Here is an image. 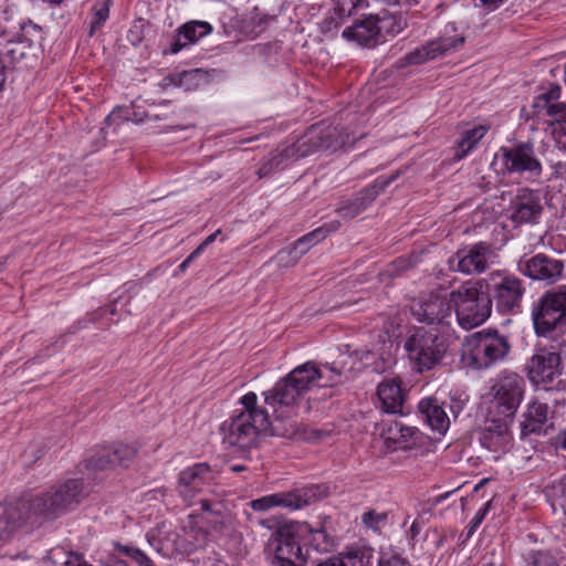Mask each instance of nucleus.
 Listing matches in <instances>:
<instances>
[{
    "instance_id": "obj_44",
    "label": "nucleus",
    "mask_w": 566,
    "mask_h": 566,
    "mask_svg": "<svg viewBox=\"0 0 566 566\" xmlns=\"http://www.w3.org/2000/svg\"><path fill=\"white\" fill-rule=\"evenodd\" d=\"M145 36V25L142 21L135 22L128 31L127 38L133 45H138Z\"/></svg>"
},
{
    "instance_id": "obj_29",
    "label": "nucleus",
    "mask_w": 566,
    "mask_h": 566,
    "mask_svg": "<svg viewBox=\"0 0 566 566\" xmlns=\"http://www.w3.org/2000/svg\"><path fill=\"white\" fill-rule=\"evenodd\" d=\"M342 566H373L374 551L369 546H352L338 554Z\"/></svg>"
},
{
    "instance_id": "obj_46",
    "label": "nucleus",
    "mask_w": 566,
    "mask_h": 566,
    "mask_svg": "<svg viewBox=\"0 0 566 566\" xmlns=\"http://www.w3.org/2000/svg\"><path fill=\"white\" fill-rule=\"evenodd\" d=\"M65 566H92L83 555L77 553H70L64 563Z\"/></svg>"
},
{
    "instance_id": "obj_6",
    "label": "nucleus",
    "mask_w": 566,
    "mask_h": 566,
    "mask_svg": "<svg viewBox=\"0 0 566 566\" xmlns=\"http://www.w3.org/2000/svg\"><path fill=\"white\" fill-rule=\"evenodd\" d=\"M510 350L507 339L494 332H478L469 336L463 346V354L475 368H488L502 360Z\"/></svg>"
},
{
    "instance_id": "obj_58",
    "label": "nucleus",
    "mask_w": 566,
    "mask_h": 566,
    "mask_svg": "<svg viewBox=\"0 0 566 566\" xmlns=\"http://www.w3.org/2000/svg\"><path fill=\"white\" fill-rule=\"evenodd\" d=\"M365 196L369 201H371L378 196V193L373 190V193H365Z\"/></svg>"
},
{
    "instance_id": "obj_22",
    "label": "nucleus",
    "mask_w": 566,
    "mask_h": 566,
    "mask_svg": "<svg viewBox=\"0 0 566 566\" xmlns=\"http://www.w3.org/2000/svg\"><path fill=\"white\" fill-rule=\"evenodd\" d=\"M510 422L511 419H505L502 416H499L497 419H493L481 437L482 446L493 452L507 451L513 440L510 431Z\"/></svg>"
},
{
    "instance_id": "obj_59",
    "label": "nucleus",
    "mask_w": 566,
    "mask_h": 566,
    "mask_svg": "<svg viewBox=\"0 0 566 566\" xmlns=\"http://www.w3.org/2000/svg\"><path fill=\"white\" fill-rule=\"evenodd\" d=\"M189 266V263L185 260L180 265H179V271L181 272H185L187 270V268Z\"/></svg>"
},
{
    "instance_id": "obj_37",
    "label": "nucleus",
    "mask_w": 566,
    "mask_h": 566,
    "mask_svg": "<svg viewBox=\"0 0 566 566\" xmlns=\"http://www.w3.org/2000/svg\"><path fill=\"white\" fill-rule=\"evenodd\" d=\"M203 75L199 70H189L184 71L181 73L175 74L170 77V81L179 87L185 88L186 91H191L198 87L199 83L202 81Z\"/></svg>"
},
{
    "instance_id": "obj_47",
    "label": "nucleus",
    "mask_w": 566,
    "mask_h": 566,
    "mask_svg": "<svg viewBox=\"0 0 566 566\" xmlns=\"http://www.w3.org/2000/svg\"><path fill=\"white\" fill-rule=\"evenodd\" d=\"M108 18V8L105 6L104 8L97 10L94 15V20L92 21V30L99 28Z\"/></svg>"
},
{
    "instance_id": "obj_41",
    "label": "nucleus",
    "mask_w": 566,
    "mask_h": 566,
    "mask_svg": "<svg viewBox=\"0 0 566 566\" xmlns=\"http://www.w3.org/2000/svg\"><path fill=\"white\" fill-rule=\"evenodd\" d=\"M377 566H410L409 562L395 548L384 547L379 552Z\"/></svg>"
},
{
    "instance_id": "obj_18",
    "label": "nucleus",
    "mask_w": 566,
    "mask_h": 566,
    "mask_svg": "<svg viewBox=\"0 0 566 566\" xmlns=\"http://www.w3.org/2000/svg\"><path fill=\"white\" fill-rule=\"evenodd\" d=\"M526 369L533 384L552 382L562 374L560 356L555 352L541 349L532 356Z\"/></svg>"
},
{
    "instance_id": "obj_56",
    "label": "nucleus",
    "mask_w": 566,
    "mask_h": 566,
    "mask_svg": "<svg viewBox=\"0 0 566 566\" xmlns=\"http://www.w3.org/2000/svg\"><path fill=\"white\" fill-rule=\"evenodd\" d=\"M361 210V207L355 209V211L353 213H350L346 208H340L339 209V214L343 216V217H354L356 216L359 211Z\"/></svg>"
},
{
    "instance_id": "obj_57",
    "label": "nucleus",
    "mask_w": 566,
    "mask_h": 566,
    "mask_svg": "<svg viewBox=\"0 0 566 566\" xmlns=\"http://www.w3.org/2000/svg\"><path fill=\"white\" fill-rule=\"evenodd\" d=\"M230 470L232 472H241V471L245 470V467H243V465H231Z\"/></svg>"
},
{
    "instance_id": "obj_24",
    "label": "nucleus",
    "mask_w": 566,
    "mask_h": 566,
    "mask_svg": "<svg viewBox=\"0 0 566 566\" xmlns=\"http://www.w3.org/2000/svg\"><path fill=\"white\" fill-rule=\"evenodd\" d=\"M378 432L387 449H407L415 433L413 429L396 420L382 421Z\"/></svg>"
},
{
    "instance_id": "obj_19",
    "label": "nucleus",
    "mask_w": 566,
    "mask_h": 566,
    "mask_svg": "<svg viewBox=\"0 0 566 566\" xmlns=\"http://www.w3.org/2000/svg\"><path fill=\"white\" fill-rule=\"evenodd\" d=\"M212 480L210 467L206 463H196L179 473L178 492L185 501L190 502Z\"/></svg>"
},
{
    "instance_id": "obj_5",
    "label": "nucleus",
    "mask_w": 566,
    "mask_h": 566,
    "mask_svg": "<svg viewBox=\"0 0 566 566\" xmlns=\"http://www.w3.org/2000/svg\"><path fill=\"white\" fill-rule=\"evenodd\" d=\"M311 532L308 523L290 522L281 525L273 534L275 566H305L306 554L301 543Z\"/></svg>"
},
{
    "instance_id": "obj_60",
    "label": "nucleus",
    "mask_w": 566,
    "mask_h": 566,
    "mask_svg": "<svg viewBox=\"0 0 566 566\" xmlns=\"http://www.w3.org/2000/svg\"><path fill=\"white\" fill-rule=\"evenodd\" d=\"M560 446L566 449V430L562 434Z\"/></svg>"
},
{
    "instance_id": "obj_34",
    "label": "nucleus",
    "mask_w": 566,
    "mask_h": 566,
    "mask_svg": "<svg viewBox=\"0 0 566 566\" xmlns=\"http://www.w3.org/2000/svg\"><path fill=\"white\" fill-rule=\"evenodd\" d=\"M352 139L348 134L340 133L336 127L327 128V132L319 137L318 149H333L343 148L348 144H352Z\"/></svg>"
},
{
    "instance_id": "obj_10",
    "label": "nucleus",
    "mask_w": 566,
    "mask_h": 566,
    "mask_svg": "<svg viewBox=\"0 0 566 566\" xmlns=\"http://www.w3.org/2000/svg\"><path fill=\"white\" fill-rule=\"evenodd\" d=\"M492 166L502 174L530 172L539 176L542 172V165L535 157L533 147L528 144L501 147L493 157Z\"/></svg>"
},
{
    "instance_id": "obj_23",
    "label": "nucleus",
    "mask_w": 566,
    "mask_h": 566,
    "mask_svg": "<svg viewBox=\"0 0 566 566\" xmlns=\"http://www.w3.org/2000/svg\"><path fill=\"white\" fill-rule=\"evenodd\" d=\"M379 407L387 413H399L405 401V391L398 378L384 379L377 388Z\"/></svg>"
},
{
    "instance_id": "obj_21",
    "label": "nucleus",
    "mask_w": 566,
    "mask_h": 566,
    "mask_svg": "<svg viewBox=\"0 0 566 566\" xmlns=\"http://www.w3.org/2000/svg\"><path fill=\"white\" fill-rule=\"evenodd\" d=\"M342 36L347 42L355 43L359 46H376L380 43L377 17L369 15L363 20L355 21L352 25L343 30Z\"/></svg>"
},
{
    "instance_id": "obj_36",
    "label": "nucleus",
    "mask_w": 566,
    "mask_h": 566,
    "mask_svg": "<svg viewBox=\"0 0 566 566\" xmlns=\"http://www.w3.org/2000/svg\"><path fill=\"white\" fill-rule=\"evenodd\" d=\"M548 496L553 510L555 512L558 510L562 511L566 520V476L552 484L548 489Z\"/></svg>"
},
{
    "instance_id": "obj_13",
    "label": "nucleus",
    "mask_w": 566,
    "mask_h": 566,
    "mask_svg": "<svg viewBox=\"0 0 566 566\" xmlns=\"http://www.w3.org/2000/svg\"><path fill=\"white\" fill-rule=\"evenodd\" d=\"M464 41L463 32H460L454 23H448L437 39L412 51L408 55V61L412 64L424 63L458 50Z\"/></svg>"
},
{
    "instance_id": "obj_8",
    "label": "nucleus",
    "mask_w": 566,
    "mask_h": 566,
    "mask_svg": "<svg viewBox=\"0 0 566 566\" xmlns=\"http://www.w3.org/2000/svg\"><path fill=\"white\" fill-rule=\"evenodd\" d=\"M523 377L513 371H502L491 386L492 407L497 416L511 419L516 412L524 394Z\"/></svg>"
},
{
    "instance_id": "obj_45",
    "label": "nucleus",
    "mask_w": 566,
    "mask_h": 566,
    "mask_svg": "<svg viewBox=\"0 0 566 566\" xmlns=\"http://www.w3.org/2000/svg\"><path fill=\"white\" fill-rule=\"evenodd\" d=\"M311 249V244L303 243L302 247H298V240L294 243L293 248L289 251V254L292 255V261L295 263L300 260V258L305 254Z\"/></svg>"
},
{
    "instance_id": "obj_52",
    "label": "nucleus",
    "mask_w": 566,
    "mask_h": 566,
    "mask_svg": "<svg viewBox=\"0 0 566 566\" xmlns=\"http://www.w3.org/2000/svg\"><path fill=\"white\" fill-rule=\"evenodd\" d=\"M317 566H342V562L339 559V556L336 555L318 564Z\"/></svg>"
},
{
    "instance_id": "obj_9",
    "label": "nucleus",
    "mask_w": 566,
    "mask_h": 566,
    "mask_svg": "<svg viewBox=\"0 0 566 566\" xmlns=\"http://www.w3.org/2000/svg\"><path fill=\"white\" fill-rule=\"evenodd\" d=\"M535 331L541 336L566 326V286L544 295L533 308Z\"/></svg>"
},
{
    "instance_id": "obj_40",
    "label": "nucleus",
    "mask_w": 566,
    "mask_h": 566,
    "mask_svg": "<svg viewBox=\"0 0 566 566\" xmlns=\"http://www.w3.org/2000/svg\"><path fill=\"white\" fill-rule=\"evenodd\" d=\"M361 523L373 532H380L388 524V515L385 512L369 510L363 513Z\"/></svg>"
},
{
    "instance_id": "obj_20",
    "label": "nucleus",
    "mask_w": 566,
    "mask_h": 566,
    "mask_svg": "<svg viewBox=\"0 0 566 566\" xmlns=\"http://www.w3.org/2000/svg\"><path fill=\"white\" fill-rule=\"evenodd\" d=\"M559 87L552 90L548 95L543 94L536 98V107H546L547 114L554 119L552 123V135L557 145L566 149V107L560 103H549L558 97Z\"/></svg>"
},
{
    "instance_id": "obj_17",
    "label": "nucleus",
    "mask_w": 566,
    "mask_h": 566,
    "mask_svg": "<svg viewBox=\"0 0 566 566\" xmlns=\"http://www.w3.org/2000/svg\"><path fill=\"white\" fill-rule=\"evenodd\" d=\"M518 270L522 274L533 280L555 283L563 275L564 264L558 260L539 253L530 259L520 260Z\"/></svg>"
},
{
    "instance_id": "obj_3",
    "label": "nucleus",
    "mask_w": 566,
    "mask_h": 566,
    "mask_svg": "<svg viewBox=\"0 0 566 566\" xmlns=\"http://www.w3.org/2000/svg\"><path fill=\"white\" fill-rule=\"evenodd\" d=\"M451 333L448 327H413L405 342V349L415 368L422 373L430 370L446 356Z\"/></svg>"
},
{
    "instance_id": "obj_12",
    "label": "nucleus",
    "mask_w": 566,
    "mask_h": 566,
    "mask_svg": "<svg viewBox=\"0 0 566 566\" xmlns=\"http://www.w3.org/2000/svg\"><path fill=\"white\" fill-rule=\"evenodd\" d=\"M412 316L426 323V327H448L452 314L450 297L446 293H429L415 300L410 305Z\"/></svg>"
},
{
    "instance_id": "obj_1",
    "label": "nucleus",
    "mask_w": 566,
    "mask_h": 566,
    "mask_svg": "<svg viewBox=\"0 0 566 566\" xmlns=\"http://www.w3.org/2000/svg\"><path fill=\"white\" fill-rule=\"evenodd\" d=\"M340 382H343V373L335 366L328 364L317 366L313 361H306L277 381L271 390L264 391V401L274 411V422L279 424L287 420L286 428L290 429L293 424L294 432L295 422L292 419L297 416L306 392L314 386L332 387Z\"/></svg>"
},
{
    "instance_id": "obj_61",
    "label": "nucleus",
    "mask_w": 566,
    "mask_h": 566,
    "mask_svg": "<svg viewBox=\"0 0 566 566\" xmlns=\"http://www.w3.org/2000/svg\"><path fill=\"white\" fill-rule=\"evenodd\" d=\"M284 252L279 253V258L283 259Z\"/></svg>"
},
{
    "instance_id": "obj_7",
    "label": "nucleus",
    "mask_w": 566,
    "mask_h": 566,
    "mask_svg": "<svg viewBox=\"0 0 566 566\" xmlns=\"http://www.w3.org/2000/svg\"><path fill=\"white\" fill-rule=\"evenodd\" d=\"M327 494V488L324 485H311L295 489L289 492L268 494L252 500L250 506L254 512L266 513L276 507L289 510H298L303 506L323 499Z\"/></svg>"
},
{
    "instance_id": "obj_39",
    "label": "nucleus",
    "mask_w": 566,
    "mask_h": 566,
    "mask_svg": "<svg viewBox=\"0 0 566 566\" xmlns=\"http://www.w3.org/2000/svg\"><path fill=\"white\" fill-rule=\"evenodd\" d=\"M310 541V543L313 545V547L316 551L327 552L329 551L334 543L333 538L329 536V534L322 527L319 528H313L311 526V532L306 534V538Z\"/></svg>"
},
{
    "instance_id": "obj_28",
    "label": "nucleus",
    "mask_w": 566,
    "mask_h": 566,
    "mask_svg": "<svg viewBox=\"0 0 566 566\" xmlns=\"http://www.w3.org/2000/svg\"><path fill=\"white\" fill-rule=\"evenodd\" d=\"M33 49V40L28 38L25 34H22L17 39L9 41L6 44L2 54L11 63H20L29 59Z\"/></svg>"
},
{
    "instance_id": "obj_48",
    "label": "nucleus",
    "mask_w": 566,
    "mask_h": 566,
    "mask_svg": "<svg viewBox=\"0 0 566 566\" xmlns=\"http://www.w3.org/2000/svg\"><path fill=\"white\" fill-rule=\"evenodd\" d=\"M489 507H490V502H486L483 507H481L474 515L473 520H472V527L475 528L478 527L482 521L485 518V515L489 511Z\"/></svg>"
},
{
    "instance_id": "obj_33",
    "label": "nucleus",
    "mask_w": 566,
    "mask_h": 566,
    "mask_svg": "<svg viewBox=\"0 0 566 566\" xmlns=\"http://www.w3.org/2000/svg\"><path fill=\"white\" fill-rule=\"evenodd\" d=\"M377 28L379 29L380 43L386 41L388 36H395L406 28V21L397 15L377 17Z\"/></svg>"
},
{
    "instance_id": "obj_2",
    "label": "nucleus",
    "mask_w": 566,
    "mask_h": 566,
    "mask_svg": "<svg viewBox=\"0 0 566 566\" xmlns=\"http://www.w3.org/2000/svg\"><path fill=\"white\" fill-rule=\"evenodd\" d=\"M241 403L243 410L222 427L226 443L244 450L255 447L261 436L293 433V424L290 429L281 428L271 420L268 411L258 405V396L254 392L245 394L241 398Z\"/></svg>"
},
{
    "instance_id": "obj_32",
    "label": "nucleus",
    "mask_w": 566,
    "mask_h": 566,
    "mask_svg": "<svg viewBox=\"0 0 566 566\" xmlns=\"http://www.w3.org/2000/svg\"><path fill=\"white\" fill-rule=\"evenodd\" d=\"M488 130L489 126L486 125H478L471 129L465 130L458 143L455 157L458 159H462L464 156H467L485 136Z\"/></svg>"
},
{
    "instance_id": "obj_51",
    "label": "nucleus",
    "mask_w": 566,
    "mask_h": 566,
    "mask_svg": "<svg viewBox=\"0 0 566 566\" xmlns=\"http://www.w3.org/2000/svg\"><path fill=\"white\" fill-rule=\"evenodd\" d=\"M120 112L122 109L120 108H115L106 118H105V123L107 125H111L112 123H118L120 119H122V116H120Z\"/></svg>"
},
{
    "instance_id": "obj_31",
    "label": "nucleus",
    "mask_w": 566,
    "mask_h": 566,
    "mask_svg": "<svg viewBox=\"0 0 566 566\" xmlns=\"http://www.w3.org/2000/svg\"><path fill=\"white\" fill-rule=\"evenodd\" d=\"M135 454L133 448L126 444H116L113 448L103 450V459L95 462V467L99 469L106 468L108 464H125Z\"/></svg>"
},
{
    "instance_id": "obj_16",
    "label": "nucleus",
    "mask_w": 566,
    "mask_h": 566,
    "mask_svg": "<svg viewBox=\"0 0 566 566\" xmlns=\"http://www.w3.org/2000/svg\"><path fill=\"white\" fill-rule=\"evenodd\" d=\"M543 212L542 196L528 188L520 189L511 202L510 218L515 224L536 223Z\"/></svg>"
},
{
    "instance_id": "obj_54",
    "label": "nucleus",
    "mask_w": 566,
    "mask_h": 566,
    "mask_svg": "<svg viewBox=\"0 0 566 566\" xmlns=\"http://www.w3.org/2000/svg\"><path fill=\"white\" fill-rule=\"evenodd\" d=\"M102 566H128L126 562L117 558H111L108 562L102 563Z\"/></svg>"
},
{
    "instance_id": "obj_62",
    "label": "nucleus",
    "mask_w": 566,
    "mask_h": 566,
    "mask_svg": "<svg viewBox=\"0 0 566 566\" xmlns=\"http://www.w3.org/2000/svg\"><path fill=\"white\" fill-rule=\"evenodd\" d=\"M4 83H0V91L2 90Z\"/></svg>"
},
{
    "instance_id": "obj_42",
    "label": "nucleus",
    "mask_w": 566,
    "mask_h": 566,
    "mask_svg": "<svg viewBox=\"0 0 566 566\" xmlns=\"http://www.w3.org/2000/svg\"><path fill=\"white\" fill-rule=\"evenodd\" d=\"M118 552L134 559L139 566H151L153 560L139 548L116 543Z\"/></svg>"
},
{
    "instance_id": "obj_53",
    "label": "nucleus",
    "mask_w": 566,
    "mask_h": 566,
    "mask_svg": "<svg viewBox=\"0 0 566 566\" xmlns=\"http://www.w3.org/2000/svg\"><path fill=\"white\" fill-rule=\"evenodd\" d=\"M220 233L221 230H217L214 233L208 235L199 247H202V250H205V248L211 244Z\"/></svg>"
},
{
    "instance_id": "obj_43",
    "label": "nucleus",
    "mask_w": 566,
    "mask_h": 566,
    "mask_svg": "<svg viewBox=\"0 0 566 566\" xmlns=\"http://www.w3.org/2000/svg\"><path fill=\"white\" fill-rule=\"evenodd\" d=\"M528 566H556L552 555L546 552H532L527 557Z\"/></svg>"
},
{
    "instance_id": "obj_63",
    "label": "nucleus",
    "mask_w": 566,
    "mask_h": 566,
    "mask_svg": "<svg viewBox=\"0 0 566 566\" xmlns=\"http://www.w3.org/2000/svg\"><path fill=\"white\" fill-rule=\"evenodd\" d=\"M151 566H154V564H151Z\"/></svg>"
},
{
    "instance_id": "obj_15",
    "label": "nucleus",
    "mask_w": 566,
    "mask_h": 566,
    "mask_svg": "<svg viewBox=\"0 0 566 566\" xmlns=\"http://www.w3.org/2000/svg\"><path fill=\"white\" fill-rule=\"evenodd\" d=\"M496 262V253L490 244L479 242L459 251L450 261L451 268L464 274L481 273Z\"/></svg>"
},
{
    "instance_id": "obj_25",
    "label": "nucleus",
    "mask_w": 566,
    "mask_h": 566,
    "mask_svg": "<svg viewBox=\"0 0 566 566\" xmlns=\"http://www.w3.org/2000/svg\"><path fill=\"white\" fill-rule=\"evenodd\" d=\"M418 409L433 431L442 434L449 429L450 419L437 398L421 399Z\"/></svg>"
},
{
    "instance_id": "obj_55",
    "label": "nucleus",
    "mask_w": 566,
    "mask_h": 566,
    "mask_svg": "<svg viewBox=\"0 0 566 566\" xmlns=\"http://www.w3.org/2000/svg\"><path fill=\"white\" fill-rule=\"evenodd\" d=\"M202 247H198L195 251L190 253L186 261L190 264L196 258H198L202 253Z\"/></svg>"
},
{
    "instance_id": "obj_50",
    "label": "nucleus",
    "mask_w": 566,
    "mask_h": 566,
    "mask_svg": "<svg viewBox=\"0 0 566 566\" xmlns=\"http://www.w3.org/2000/svg\"><path fill=\"white\" fill-rule=\"evenodd\" d=\"M458 391H455L453 395H457ZM468 401V396L464 392H459V397L457 398L455 405H453L451 408L453 411H460L462 410L463 406Z\"/></svg>"
},
{
    "instance_id": "obj_14",
    "label": "nucleus",
    "mask_w": 566,
    "mask_h": 566,
    "mask_svg": "<svg viewBox=\"0 0 566 566\" xmlns=\"http://www.w3.org/2000/svg\"><path fill=\"white\" fill-rule=\"evenodd\" d=\"M80 492L81 483L77 480H71L36 496L31 506L35 514L56 515L76 503Z\"/></svg>"
},
{
    "instance_id": "obj_38",
    "label": "nucleus",
    "mask_w": 566,
    "mask_h": 566,
    "mask_svg": "<svg viewBox=\"0 0 566 566\" xmlns=\"http://www.w3.org/2000/svg\"><path fill=\"white\" fill-rule=\"evenodd\" d=\"M339 226L340 224L338 221H333L328 224H325L323 227H319V228L313 230L312 232H310L298 239V247H302L303 243H308V244H311V248H312L313 245L323 241L331 232L338 230Z\"/></svg>"
},
{
    "instance_id": "obj_4",
    "label": "nucleus",
    "mask_w": 566,
    "mask_h": 566,
    "mask_svg": "<svg viewBox=\"0 0 566 566\" xmlns=\"http://www.w3.org/2000/svg\"><path fill=\"white\" fill-rule=\"evenodd\" d=\"M459 324L471 329L484 323L491 315L492 302L474 284L465 283L450 293Z\"/></svg>"
},
{
    "instance_id": "obj_26",
    "label": "nucleus",
    "mask_w": 566,
    "mask_h": 566,
    "mask_svg": "<svg viewBox=\"0 0 566 566\" xmlns=\"http://www.w3.org/2000/svg\"><path fill=\"white\" fill-rule=\"evenodd\" d=\"M212 32V25L206 21H190L182 24L178 29V35L171 43L169 52L172 54L178 53L185 46L193 44L201 38Z\"/></svg>"
},
{
    "instance_id": "obj_35",
    "label": "nucleus",
    "mask_w": 566,
    "mask_h": 566,
    "mask_svg": "<svg viewBox=\"0 0 566 566\" xmlns=\"http://www.w3.org/2000/svg\"><path fill=\"white\" fill-rule=\"evenodd\" d=\"M368 7V0H336L334 4V14L339 20L350 17L359 10Z\"/></svg>"
},
{
    "instance_id": "obj_11",
    "label": "nucleus",
    "mask_w": 566,
    "mask_h": 566,
    "mask_svg": "<svg viewBox=\"0 0 566 566\" xmlns=\"http://www.w3.org/2000/svg\"><path fill=\"white\" fill-rule=\"evenodd\" d=\"M486 287L490 298L492 297L496 302L497 308L503 312L517 307L525 292L523 281L504 271L490 273L486 279Z\"/></svg>"
},
{
    "instance_id": "obj_30",
    "label": "nucleus",
    "mask_w": 566,
    "mask_h": 566,
    "mask_svg": "<svg viewBox=\"0 0 566 566\" xmlns=\"http://www.w3.org/2000/svg\"><path fill=\"white\" fill-rule=\"evenodd\" d=\"M547 407L539 402L528 403L527 410L524 413L525 420L522 422V433H533L541 429L542 424L546 421Z\"/></svg>"
},
{
    "instance_id": "obj_49",
    "label": "nucleus",
    "mask_w": 566,
    "mask_h": 566,
    "mask_svg": "<svg viewBox=\"0 0 566 566\" xmlns=\"http://www.w3.org/2000/svg\"><path fill=\"white\" fill-rule=\"evenodd\" d=\"M504 0H480L481 4L489 12L496 10Z\"/></svg>"
},
{
    "instance_id": "obj_27",
    "label": "nucleus",
    "mask_w": 566,
    "mask_h": 566,
    "mask_svg": "<svg viewBox=\"0 0 566 566\" xmlns=\"http://www.w3.org/2000/svg\"><path fill=\"white\" fill-rule=\"evenodd\" d=\"M27 507L24 502L0 506V541L7 538L27 522L29 518L25 513Z\"/></svg>"
}]
</instances>
